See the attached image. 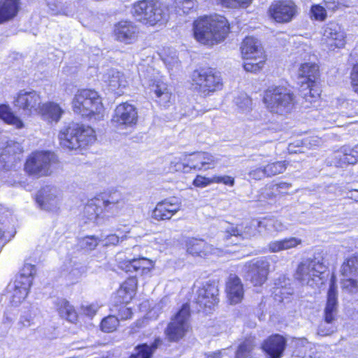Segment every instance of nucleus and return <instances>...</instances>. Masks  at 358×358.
<instances>
[{"label": "nucleus", "instance_id": "nucleus-1", "mask_svg": "<svg viewBox=\"0 0 358 358\" xmlns=\"http://www.w3.org/2000/svg\"><path fill=\"white\" fill-rule=\"evenodd\" d=\"M192 34L199 43L209 48L220 43L224 41V17L215 13L197 17Z\"/></svg>", "mask_w": 358, "mask_h": 358}, {"label": "nucleus", "instance_id": "nucleus-2", "mask_svg": "<svg viewBox=\"0 0 358 358\" xmlns=\"http://www.w3.org/2000/svg\"><path fill=\"white\" fill-rule=\"evenodd\" d=\"M217 164L216 158L206 151L183 152L170 162L169 173H190L213 169Z\"/></svg>", "mask_w": 358, "mask_h": 358}, {"label": "nucleus", "instance_id": "nucleus-3", "mask_svg": "<svg viewBox=\"0 0 358 358\" xmlns=\"http://www.w3.org/2000/svg\"><path fill=\"white\" fill-rule=\"evenodd\" d=\"M59 145L68 150H85L96 141V131L91 126L71 122L59 132Z\"/></svg>", "mask_w": 358, "mask_h": 358}, {"label": "nucleus", "instance_id": "nucleus-4", "mask_svg": "<svg viewBox=\"0 0 358 358\" xmlns=\"http://www.w3.org/2000/svg\"><path fill=\"white\" fill-rule=\"evenodd\" d=\"M73 111L89 120H103L105 107L103 99L94 89L83 88L75 94L72 102Z\"/></svg>", "mask_w": 358, "mask_h": 358}, {"label": "nucleus", "instance_id": "nucleus-5", "mask_svg": "<svg viewBox=\"0 0 358 358\" xmlns=\"http://www.w3.org/2000/svg\"><path fill=\"white\" fill-rule=\"evenodd\" d=\"M123 199L117 190L101 192L90 199L84 207L87 218L97 220L115 216L120 210Z\"/></svg>", "mask_w": 358, "mask_h": 358}, {"label": "nucleus", "instance_id": "nucleus-6", "mask_svg": "<svg viewBox=\"0 0 358 358\" xmlns=\"http://www.w3.org/2000/svg\"><path fill=\"white\" fill-rule=\"evenodd\" d=\"M131 13L147 27H161L169 20L167 8L157 0H139L131 6Z\"/></svg>", "mask_w": 358, "mask_h": 358}, {"label": "nucleus", "instance_id": "nucleus-7", "mask_svg": "<svg viewBox=\"0 0 358 358\" xmlns=\"http://www.w3.org/2000/svg\"><path fill=\"white\" fill-rule=\"evenodd\" d=\"M192 310L190 304L184 303L171 316L166 328L164 336L169 343H179L192 332Z\"/></svg>", "mask_w": 358, "mask_h": 358}, {"label": "nucleus", "instance_id": "nucleus-8", "mask_svg": "<svg viewBox=\"0 0 358 358\" xmlns=\"http://www.w3.org/2000/svg\"><path fill=\"white\" fill-rule=\"evenodd\" d=\"M59 163L55 152L49 150H36L31 152L26 159L24 171L36 178L50 176L54 167Z\"/></svg>", "mask_w": 358, "mask_h": 358}, {"label": "nucleus", "instance_id": "nucleus-9", "mask_svg": "<svg viewBox=\"0 0 358 358\" xmlns=\"http://www.w3.org/2000/svg\"><path fill=\"white\" fill-rule=\"evenodd\" d=\"M191 87L203 96H209L222 88V73L215 68L202 67L195 69L191 77Z\"/></svg>", "mask_w": 358, "mask_h": 358}, {"label": "nucleus", "instance_id": "nucleus-10", "mask_svg": "<svg viewBox=\"0 0 358 358\" xmlns=\"http://www.w3.org/2000/svg\"><path fill=\"white\" fill-rule=\"evenodd\" d=\"M266 108L273 113L285 115L289 113L295 105V96L290 90L282 86L268 88L264 96Z\"/></svg>", "mask_w": 358, "mask_h": 358}, {"label": "nucleus", "instance_id": "nucleus-11", "mask_svg": "<svg viewBox=\"0 0 358 358\" xmlns=\"http://www.w3.org/2000/svg\"><path fill=\"white\" fill-rule=\"evenodd\" d=\"M261 221L252 220L240 225L225 223V254H233L236 250L229 248L230 245L237 247L245 238H250L261 233Z\"/></svg>", "mask_w": 358, "mask_h": 358}, {"label": "nucleus", "instance_id": "nucleus-12", "mask_svg": "<svg viewBox=\"0 0 358 358\" xmlns=\"http://www.w3.org/2000/svg\"><path fill=\"white\" fill-rule=\"evenodd\" d=\"M241 50L243 57L247 60L243 64L246 71L257 73L263 68L266 55L258 39L252 36L246 37L242 42Z\"/></svg>", "mask_w": 358, "mask_h": 358}, {"label": "nucleus", "instance_id": "nucleus-13", "mask_svg": "<svg viewBox=\"0 0 358 358\" xmlns=\"http://www.w3.org/2000/svg\"><path fill=\"white\" fill-rule=\"evenodd\" d=\"M337 290L336 285L331 280L328 293L326 307L324 308V320L321 322L317 329V334L320 336H325L333 334L336 327L334 321L337 315Z\"/></svg>", "mask_w": 358, "mask_h": 358}, {"label": "nucleus", "instance_id": "nucleus-14", "mask_svg": "<svg viewBox=\"0 0 358 358\" xmlns=\"http://www.w3.org/2000/svg\"><path fill=\"white\" fill-rule=\"evenodd\" d=\"M324 271V264L315 257L306 259L299 265L295 278L301 283L313 287L321 280L320 275Z\"/></svg>", "mask_w": 358, "mask_h": 358}, {"label": "nucleus", "instance_id": "nucleus-15", "mask_svg": "<svg viewBox=\"0 0 358 358\" xmlns=\"http://www.w3.org/2000/svg\"><path fill=\"white\" fill-rule=\"evenodd\" d=\"M138 121L137 108L127 101L122 102L115 106L111 123L117 129H128L135 127Z\"/></svg>", "mask_w": 358, "mask_h": 358}, {"label": "nucleus", "instance_id": "nucleus-16", "mask_svg": "<svg viewBox=\"0 0 358 358\" xmlns=\"http://www.w3.org/2000/svg\"><path fill=\"white\" fill-rule=\"evenodd\" d=\"M181 202L178 198H164L156 203L150 212V217L157 222H169L181 210Z\"/></svg>", "mask_w": 358, "mask_h": 358}, {"label": "nucleus", "instance_id": "nucleus-17", "mask_svg": "<svg viewBox=\"0 0 358 358\" xmlns=\"http://www.w3.org/2000/svg\"><path fill=\"white\" fill-rule=\"evenodd\" d=\"M41 101V98L38 92L21 90L14 96L13 105L24 116L32 117L36 115Z\"/></svg>", "mask_w": 358, "mask_h": 358}, {"label": "nucleus", "instance_id": "nucleus-18", "mask_svg": "<svg viewBox=\"0 0 358 358\" xmlns=\"http://www.w3.org/2000/svg\"><path fill=\"white\" fill-rule=\"evenodd\" d=\"M141 29L131 20H120L114 24L112 36L114 39L124 45H132L138 41Z\"/></svg>", "mask_w": 358, "mask_h": 358}, {"label": "nucleus", "instance_id": "nucleus-19", "mask_svg": "<svg viewBox=\"0 0 358 358\" xmlns=\"http://www.w3.org/2000/svg\"><path fill=\"white\" fill-rule=\"evenodd\" d=\"M270 17L278 23L290 22L299 13V8L292 0H278L268 8Z\"/></svg>", "mask_w": 358, "mask_h": 358}, {"label": "nucleus", "instance_id": "nucleus-20", "mask_svg": "<svg viewBox=\"0 0 358 358\" xmlns=\"http://www.w3.org/2000/svg\"><path fill=\"white\" fill-rule=\"evenodd\" d=\"M219 290L213 283H206L197 290L195 303L199 311L208 313L218 303Z\"/></svg>", "mask_w": 358, "mask_h": 358}, {"label": "nucleus", "instance_id": "nucleus-21", "mask_svg": "<svg viewBox=\"0 0 358 358\" xmlns=\"http://www.w3.org/2000/svg\"><path fill=\"white\" fill-rule=\"evenodd\" d=\"M34 270L35 268L33 265H24L22 268V271H27L28 273H22L16 276L14 282L15 285L13 297V299H17V302L25 299L28 296L33 282V271Z\"/></svg>", "mask_w": 358, "mask_h": 358}, {"label": "nucleus", "instance_id": "nucleus-22", "mask_svg": "<svg viewBox=\"0 0 358 358\" xmlns=\"http://www.w3.org/2000/svg\"><path fill=\"white\" fill-rule=\"evenodd\" d=\"M155 262L145 257L125 259L119 263V268L126 273H135L141 276L150 273L155 268Z\"/></svg>", "mask_w": 358, "mask_h": 358}, {"label": "nucleus", "instance_id": "nucleus-23", "mask_svg": "<svg viewBox=\"0 0 358 358\" xmlns=\"http://www.w3.org/2000/svg\"><path fill=\"white\" fill-rule=\"evenodd\" d=\"M322 40L329 50L341 48L345 44V34L337 23L329 22L324 27Z\"/></svg>", "mask_w": 358, "mask_h": 358}, {"label": "nucleus", "instance_id": "nucleus-24", "mask_svg": "<svg viewBox=\"0 0 358 358\" xmlns=\"http://www.w3.org/2000/svg\"><path fill=\"white\" fill-rule=\"evenodd\" d=\"M186 252L194 257L209 259L217 253V249L201 238H191L186 241Z\"/></svg>", "mask_w": 358, "mask_h": 358}, {"label": "nucleus", "instance_id": "nucleus-25", "mask_svg": "<svg viewBox=\"0 0 358 358\" xmlns=\"http://www.w3.org/2000/svg\"><path fill=\"white\" fill-rule=\"evenodd\" d=\"M138 281L136 276H129L122 281L115 293L120 303H131L136 299Z\"/></svg>", "mask_w": 358, "mask_h": 358}, {"label": "nucleus", "instance_id": "nucleus-26", "mask_svg": "<svg viewBox=\"0 0 358 358\" xmlns=\"http://www.w3.org/2000/svg\"><path fill=\"white\" fill-rule=\"evenodd\" d=\"M248 276L255 286H260L266 280L269 264L264 259H257L249 263Z\"/></svg>", "mask_w": 358, "mask_h": 358}, {"label": "nucleus", "instance_id": "nucleus-27", "mask_svg": "<svg viewBox=\"0 0 358 358\" xmlns=\"http://www.w3.org/2000/svg\"><path fill=\"white\" fill-rule=\"evenodd\" d=\"M295 346L296 356L301 358H322L324 354V346L313 345L305 338L296 340Z\"/></svg>", "mask_w": 358, "mask_h": 358}, {"label": "nucleus", "instance_id": "nucleus-28", "mask_svg": "<svg viewBox=\"0 0 358 358\" xmlns=\"http://www.w3.org/2000/svg\"><path fill=\"white\" fill-rule=\"evenodd\" d=\"M286 346L285 338L278 334L268 337L262 344L263 350L269 358H280Z\"/></svg>", "mask_w": 358, "mask_h": 358}, {"label": "nucleus", "instance_id": "nucleus-29", "mask_svg": "<svg viewBox=\"0 0 358 358\" xmlns=\"http://www.w3.org/2000/svg\"><path fill=\"white\" fill-rule=\"evenodd\" d=\"M225 291L228 301L231 305L240 303L243 299V285L236 275L230 274L229 276Z\"/></svg>", "mask_w": 358, "mask_h": 358}, {"label": "nucleus", "instance_id": "nucleus-30", "mask_svg": "<svg viewBox=\"0 0 358 358\" xmlns=\"http://www.w3.org/2000/svg\"><path fill=\"white\" fill-rule=\"evenodd\" d=\"M155 100L159 106L169 107L174 102V94L169 87V85L162 81H157L153 84Z\"/></svg>", "mask_w": 358, "mask_h": 358}, {"label": "nucleus", "instance_id": "nucleus-31", "mask_svg": "<svg viewBox=\"0 0 358 358\" xmlns=\"http://www.w3.org/2000/svg\"><path fill=\"white\" fill-rule=\"evenodd\" d=\"M63 113L64 110L58 103L48 101L41 102L36 115H40L44 120L49 122L57 123L60 120Z\"/></svg>", "mask_w": 358, "mask_h": 358}, {"label": "nucleus", "instance_id": "nucleus-32", "mask_svg": "<svg viewBox=\"0 0 358 358\" xmlns=\"http://www.w3.org/2000/svg\"><path fill=\"white\" fill-rule=\"evenodd\" d=\"M22 0H0V24L15 18L22 9Z\"/></svg>", "mask_w": 358, "mask_h": 358}, {"label": "nucleus", "instance_id": "nucleus-33", "mask_svg": "<svg viewBox=\"0 0 358 358\" xmlns=\"http://www.w3.org/2000/svg\"><path fill=\"white\" fill-rule=\"evenodd\" d=\"M55 310L60 317L76 324L79 320V314L76 308L66 299H58L55 302Z\"/></svg>", "mask_w": 358, "mask_h": 358}, {"label": "nucleus", "instance_id": "nucleus-34", "mask_svg": "<svg viewBox=\"0 0 358 358\" xmlns=\"http://www.w3.org/2000/svg\"><path fill=\"white\" fill-rule=\"evenodd\" d=\"M23 152L24 149L20 143L9 140L0 149V159L2 161L15 162L20 159Z\"/></svg>", "mask_w": 358, "mask_h": 358}, {"label": "nucleus", "instance_id": "nucleus-35", "mask_svg": "<svg viewBox=\"0 0 358 358\" xmlns=\"http://www.w3.org/2000/svg\"><path fill=\"white\" fill-rule=\"evenodd\" d=\"M162 344V340L157 336L149 345L146 343H141L135 347V352L129 358H152L155 351Z\"/></svg>", "mask_w": 358, "mask_h": 358}, {"label": "nucleus", "instance_id": "nucleus-36", "mask_svg": "<svg viewBox=\"0 0 358 358\" xmlns=\"http://www.w3.org/2000/svg\"><path fill=\"white\" fill-rule=\"evenodd\" d=\"M299 76L303 78V83L310 82V85L317 83L320 77L319 66L315 63L301 64L298 71Z\"/></svg>", "mask_w": 358, "mask_h": 358}, {"label": "nucleus", "instance_id": "nucleus-37", "mask_svg": "<svg viewBox=\"0 0 358 358\" xmlns=\"http://www.w3.org/2000/svg\"><path fill=\"white\" fill-rule=\"evenodd\" d=\"M0 119L5 124L12 125L17 129L24 127V124L22 119L12 111L8 104L0 103Z\"/></svg>", "mask_w": 358, "mask_h": 358}, {"label": "nucleus", "instance_id": "nucleus-38", "mask_svg": "<svg viewBox=\"0 0 358 358\" xmlns=\"http://www.w3.org/2000/svg\"><path fill=\"white\" fill-rule=\"evenodd\" d=\"M302 241L296 237H289L280 241H273L268 243V248L271 252H278L296 248Z\"/></svg>", "mask_w": 358, "mask_h": 358}, {"label": "nucleus", "instance_id": "nucleus-39", "mask_svg": "<svg viewBox=\"0 0 358 358\" xmlns=\"http://www.w3.org/2000/svg\"><path fill=\"white\" fill-rule=\"evenodd\" d=\"M341 273L343 277H357L358 275V255L347 258L341 267Z\"/></svg>", "mask_w": 358, "mask_h": 358}, {"label": "nucleus", "instance_id": "nucleus-40", "mask_svg": "<svg viewBox=\"0 0 358 358\" xmlns=\"http://www.w3.org/2000/svg\"><path fill=\"white\" fill-rule=\"evenodd\" d=\"M130 303H120L119 299H115L110 308V310L116 314L119 320H128L132 318L133 308L129 307Z\"/></svg>", "mask_w": 358, "mask_h": 358}, {"label": "nucleus", "instance_id": "nucleus-41", "mask_svg": "<svg viewBox=\"0 0 358 358\" xmlns=\"http://www.w3.org/2000/svg\"><path fill=\"white\" fill-rule=\"evenodd\" d=\"M120 326V320L114 315H109L103 317L99 324V329L104 333L115 332Z\"/></svg>", "mask_w": 358, "mask_h": 358}, {"label": "nucleus", "instance_id": "nucleus-42", "mask_svg": "<svg viewBox=\"0 0 358 358\" xmlns=\"http://www.w3.org/2000/svg\"><path fill=\"white\" fill-rule=\"evenodd\" d=\"M224 182V176H213L208 178L202 175H196L192 181V185L196 187L203 188L213 183H221Z\"/></svg>", "mask_w": 358, "mask_h": 358}, {"label": "nucleus", "instance_id": "nucleus-43", "mask_svg": "<svg viewBox=\"0 0 358 358\" xmlns=\"http://www.w3.org/2000/svg\"><path fill=\"white\" fill-rule=\"evenodd\" d=\"M287 169V164L285 161H278L268 163L264 166V171L266 177H272L283 173Z\"/></svg>", "mask_w": 358, "mask_h": 358}, {"label": "nucleus", "instance_id": "nucleus-44", "mask_svg": "<svg viewBox=\"0 0 358 358\" xmlns=\"http://www.w3.org/2000/svg\"><path fill=\"white\" fill-rule=\"evenodd\" d=\"M262 227L267 231H282L286 227L280 220L275 218H264L261 220Z\"/></svg>", "mask_w": 358, "mask_h": 358}, {"label": "nucleus", "instance_id": "nucleus-45", "mask_svg": "<svg viewBox=\"0 0 358 358\" xmlns=\"http://www.w3.org/2000/svg\"><path fill=\"white\" fill-rule=\"evenodd\" d=\"M305 91H308L310 95H308V93L304 92H303V98L309 103L314 102L320 95V90L317 87V83H313V85H310V82L306 83Z\"/></svg>", "mask_w": 358, "mask_h": 358}, {"label": "nucleus", "instance_id": "nucleus-46", "mask_svg": "<svg viewBox=\"0 0 358 358\" xmlns=\"http://www.w3.org/2000/svg\"><path fill=\"white\" fill-rule=\"evenodd\" d=\"M254 346V342L251 339H247L243 341L237 350L236 358H250L251 352Z\"/></svg>", "mask_w": 358, "mask_h": 358}, {"label": "nucleus", "instance_id": "nucleus-47", "mask_svg": "<svg viewBox=\"0 0 358 358\" xmlns=\"http://www.w3.org/2000/svg\"><path fill=\"white\" fill-rule=\"evenodd\" d=\"M342 279L341 287L344 292L350 294L358 293V280L355 277H345Z\"/></svg>", "mask_w": 358, "mask_h": 358}, {"label": "nucleus", "instance_id": "nucleus-48", "mask_svg": "<svg viewBox=\"0 0 358 358\" xmlns=\"http://www.w3.org/2000/svg\"><path fill=\"white\" fill-rule=\"evenodd\" d=\"M99 239L95 236H85L80 240V248L87 251L94 250L99 245Z\"/></svg>", "mask_w": 358, "mask_h": 358}, {"label": "nucleus", "instance_id": "nucleus-49", "mask_svg": "<svg viewBox=\"0 0 358 358\" xmlns=\"http://www.w3.org/2000/svg\"><path fill=\"white\" fill-rule=\"evenodd\" d=\"M346 157L344 148L342 147L339 150L334 153L331 163L337 167H343L346 165L350 164Z\"/></svg>", "mask_w": 358, "mask_h": 358}, {"label": "nucleus", "instance_id": "nucleus-50", "mask_svg": "<svg viewBox=\"0 0 358 358\" xmlns=\"http://www.w3.org/2000/svg\"><path fill=\"white\" fill-rule=\"evenodd\" d=\"M175 2L176 8L184 14H189L191 11L196 10L195 0H175Z\"/></svg>", "mask_w": 358, "mask_h": 358}, {"label": "nucleus", "instance_id": "nucleus-51", "mask_svg": "<svg viewBox=\"0 0 358 358\" xmlns=\"http://www.w3.org/2000/svg\"><path fill=\"white\" fill-rule=\"evenodd\" d=\"M235 103L243 111H249L252 108V100L245 93H242L236 97Z\"/></svg>", "mask_w": 358, "mask_h": 358}, {"label": "nucleus", "instance_id": "nucleus-52", "mask_svg": "<svg viewBox=\"0 0 358 358\" xmlns=\"http://www.w3.org/2000/svg\"><path fill=\"white\" fill-rule=\"evenodd\" d=\"M347 159L349 160L350 164H355L358 160V145L354 147L343 146Z\"/></svg>", "mask_w": 358, "mask_h": 358}, {"label": "nucleus", "instance_id": "nucleus-53", "mask_svg": "<svg viewBox=\"0 0 358 358\" xmlns=\"http://www.w3.org/2000/svg\"><path fill=\"white\" fill-rule=\"evenodd\" d=\"M350 83L353 91L358 95V63L355 64L351 70Z\"/></svg>", "mask_w": 358, "mask_h": 358}, {"label": "nucleus", "instance_id": "nucleus-54", "mask_svg": "<svg viewBox=\"0 0 358 358\" xmlns=\"http://www.w3.org/2000/svg\"><path fill=\"white\" fill-rule=\"evenodd\" d=\"M311 13L317 20H324L327 16L326 10L319 5L312 6Z\"/></svg>", "mask_w": 358, "mask_h": 358}, {"label": "nucleus", "instance_id": "nucleus-55", "mask_svg": "<svg viewBox=\"0 0 358 358\" xmlns=\"http://www.w3.org/2000/svg\"><path fill=\"white\" fill-rule=\"evenodd\" d=\"M81 314L84 316L92 318L94 317L97 313V308L93 304L81 306H80Z\"/></svg>", "mask_w": 358, "mask_h": 358}, {"label": "nucleus", "instance_id": "nucleus-56", "mask_svg": "<svg viewBox=\"0 0 358 358\" xmlns=\"http://www.w3.org/2000/svg\"><path fill=\"white\" fill-rule=\"evenodd\" d=\"M252 0H225V6L229 8L248 7Z\"/></svg>", "mask_w": 358, "mask_h": 358}, {"label": "nucleus", "instance_id": "nucleus-57", "mask_svg": "<svg viewBox=\"0 0 358 358\" xmlns=\"http://www.w3.org/2000/svg\"><path fill=\"white\" fill-rule=\"evenodd\" d=\"M249 177L253 180H261L266 177V172L264 171V166L263 168L259 167L252 169L249 173Z\"/></svg>", "mask_w": 358, "mask_h": 358}, {"label": "nucleus", "instance_id": "nucleus-58", "mask_svg": "<svg viewBox=\"0 0 358 358\" xmlns=\"http://www.w3.org/2000/svg\"><path fill=\"white\" fill-rule=\"evenodd\" d=\"M119 237L115 234H109L106 237V245H117L119 243Z\"/></svg>", "mask_w": 358, "mask_h": 358}, {"label": "nucleus", "instance_id": "nucleus-59", "mask_svg": "<svg viewBox=\"0 0 358 358\" xmlns=\"http://www.w3.org/2000/svg\"><path fill=\"white\" fill-rule=\"evenodd\" d=\"M43 189V188H42L38 194L37 195H36L35 196V200H36V202L39 205L40 207H43L44 206V196L43 194V193L41 192V191Z\"/></svg>", "mask_w": 358, "mask_h": 358}, {"label": "nucleus", "instance_id": "nucleus-60", "mask_svg": "<svg viewBox=\"0 0 358 358\" xmlns=\"http://www.w3.org/2000/svg\"><path fill=\"white\" fill-rule=\"evenodd\" d=\"M320 139L317 137H313L310 139H306L304 143L310 146H317L320 143Z\"/></svg>", "mask_w": 358, "mask_h": 358}, {"label": "nucleus", "instance_id": "nucleus-61", "mask_svg": "<svg viewBox=\"0 0 358 358\" xmlns=\"http://www.w3.org/2000/svg\"><path fill=\"white\" fill-rule=\"evenodd\" d=\"M234 184V179L230 176H225V185H229L230 186H233Z\"/></svg>", "mask_w": 358, "mask_h": 358}, {"label": "nucleus", "instance_id": "nucleus-62", "mask_svg": "<svg viewBox=\"0 0 358 358\" xmlns=\"http://www.w3.org/2000/svg\"><path fill=\"white\" fill-rule=\"evenodd\" d=\"M278 187L280 189H288L291 187V184L287 182H280L278 184Z\"/></svg>", "mask_w": 358, "mask_h": 358}, {"label": "nucleus", "instance_id": "nucleus-63", "mask_svg": "<svg viewBox=\"0 0 358 358\" xmlns=\"http://www.w3.org/2000/svg\"><path fill=\"white\" fill-rule=\"evenodd\" d=\"M357 192H358V190H357V189H354V190L350 191V197L351 199H355V200L356 201H358V195H355V193H357Z\"/></svg>", "mask_w": 358, "mask_h": 358}, {"label": "nucleus", "instance_id": "nucleus-64", "mask_svg": "<svg viewBox=\"0 0 358 358\" xmlns=\"http://www.w3.org/2000/svg\"><path fill=\"white\" fill-rule=\"evenodd\" d=\"M205 358H222L220 353H213L207 355Z\"/></svg>", "mask_w": 358, "mask_h": 358}]
</instances>
